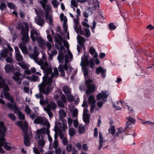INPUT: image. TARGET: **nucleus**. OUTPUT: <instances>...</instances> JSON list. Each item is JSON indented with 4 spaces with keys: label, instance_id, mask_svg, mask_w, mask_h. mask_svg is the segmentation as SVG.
I'll return each instance as SVG.
<instances>
[{
    "label": "nucleus",
    "instance_id": "1a4fd4ad",
    "mask_svg": "<svg viewBox=\"0 0 154 154\" xmlns=\"http://www.w3.org/2000/svg\"><path fill=\"white\" fill-rule=\"evenodd\" d=\"M8 48H3L0 51V55L2 57L5 58L6 61L9 63H11L12 62V51H13L12 48L9 45H8Z\"/></svg>",
    "mask_w": 154,
    "mask_h": 154
},
{
    "label": "nucleus",
    "instance_id": "cd10ccee",
    "mask_svg": "<svg viewBox=\"0 0 154 154\" xmlns=\"http://www.w3.org/2000/svg\"><path fill=\"white\" fill-rule=\"evenodd\" d=\"M35 21L37 24L40 26H43L45 22V20L41 17H35Z\"/></svg>",
    "mask_w": 154,
    "mask_h": 154
},
{
    "label": "nucleus",
    "instance_id": "0e129e2a",
    "mask_svg": "<svg viewBox=\"0 0 154 154\" xmlns=\"http://www.w3.org/2000/svg\"><path fill=\"white\" fill-rule=\"evenodd\" d=\"M6 8V5L3 3H1L0 4V9L1 10L5 9Z\"/></svg>",
    "mask_w": 154,
    "mask_h": 154
},
{
    "label": "nucleus",
    "instance_id": "f704fd0d",
    "mask_svg": "<svg viewBox=\"0 0 154 154\" xmlns=\"http://www.w3.org/2000/svg\"><path fill=\"white\" fill-rule=\"evenodd\" d=\"M63 95H64L60 91H57L56 92L54 93V98L56 100H58L59 97H62Z\"/></svg>",
    "mask_w": 154,
    "mask_h": 154
},
{
    "label": "nucleus",
    "instance_id": "864d4df0",
    "mask_svg": "<svg viewBox=\"0 0 154 154\" xmlns=\"http://www.w3.org/2000/svg\"><path fill=\"white\" fill-rule=\"evenodd\" d=\"M96 23L95 20H94L93 21V22L92 23V25L91 26V29L92 31L94 33V29H95L96 26Z\"/></svg>",
    "mask_w": 154,
    "mask_h": 154
},
{
    "label": "nucleus",
    "instance_id": "c85d7f7f",
    "mask_svg": "<svg viewBox=\"0 0 154 154\" xmlns=\"http://www.w3.org/2000/svg\"><path fill=\"white\" fill-rule=\"evenodd\" d=\"M19 47L23 53L25 54L28 53V51L25 43L22 42L19 45Z\"/></svg>",
    "mask_w": 154,
    "mask_h": 154
},
{
    "label": "nucleus",
    "instance_id": "603ef678",
    "mask_svg": "<svg viewBox=\"0 0 154 154\" xmlns=\"http://www.w3.org/2000/svg\"><path fill=\"white\" fill-rule=\"evenodd\" d=\"M7 6L9 8L11 9H14L16 8L14 5L11 2H8L7 3Z\"/></svg>",
    "mask_w": 154,
    "mask_h": 154
},
{
    "label": "nucleus",
    "instance_id": "c9c22d12",
    "mask_svg": "<svg viewBox=\"0 0 154 154\" xmlns=\"http://www.w3.org/2000/svg\"><path fill=\"white\" fill-rule=\"evenodd\" d=\"M63 91L66 95L71 93L70 89L67 86H64L63 87Z\"/></svg>",
    "mask_w": 154,
    "mask_h": 154
},
{
    "label": "nucleus",
    "instance_id": "ea45409f",
    "mask_svg": "<svg viewBox=\"0 0 154 154\" xmlns=\"http://www.w3.org/2000/svg\"><path fill=\"white\" fill-rule=\"evenodd\" d=\"M59 114L60 119L65 117L66 116V113L64 110L62 109L60 110L59 112Z\"/></svg>",
    "mask_w": 154,
    "mask_h": 154
},
{
    "label": "nucleus",
    "instance_id": "09e8293b",
    "mask_svg": "<svg viewBox=\"0 0 154 154\" xmlns=\"http://www.w3.org/2000/svg\"><path fill=\"white\" fill-rule=\"evenodd\" d=\"M67 95V100L69 102H72L74 100V98L70 94H69Z\"/></svg>",
    "mask_w": 154,
    "mask_h": 154
},
{
    "label": "nucleus",
    "instance_id": "e433bc0d",
    "mask_svg": "<svg viewBox=\"0 0 154 154\" xmlns=\"http://www.w3.org/2000/svg\"><path fill=\"white\" fill-rule=\"evenodd\" d=\"M115 126L114 125L112 126L108 129L109 133L111 134L112 135H114L115 134Z\"/></svg>",
    "mask_w": 154,
    "mask_h": 154
},
{
    "label": "nucleus",
    "instance_id": "4c0bfd02",
    "mask_svg": "<svg viewBox=\"0 0 154 154\" xmlns=\"http://www.w3.org/2000/svg\"><path fill=\"white\" fill-rule=\"evenodd\" d=\"M89 52L91 55H93L95 54L94 55V57H96L97 55V52L95 53V50L93 47H91L89 48Z\"/></svg>",
    "mask_w": 154,
    "mask_h": 154
},
{
    "label": "nucleus",
    "instance_id": "0eeeda50",
    "mask_svg": "<svg viewBox=\"0 0 154 154\" xmlns=\"http://www.w3.org/2000/svg\"><path fill=\"white\" fill-rule=\"evenodd\" d=\"M71 60L70 58L67 57V55H66L64 57V60L65 61V63L63 66L62 65H60L58 67L61 76H64L65 75V72L63 70L64 69L67 72L68 75L70 74L71 72L73 70V68L69 65H68L67 64L69 61H70Z\"/></svg>",
    "mask_w": 154,
    "mask_h": 154
},
{
    "label": "nucleus",
    "instance_id": "58836bf2",
    "mask_svg": "<svg viewBox=\"0 0 154 154\" xmlns=\"http://www.w3.org/2000/svg\"><path fill=\"white\" fill-rule=\"evenodd\" d=\"M18 64L22 68L24 69L28 68L29 67V65L27 64L25 62H23L22 63H19Z\"/></svg>",
    "mask_w": 154,
    "mask_h": 154
},
{
    "label": "nucleus",
    "instance_id": "2f4dec72",
    "mask_svg": "<svg viewBox=\"0 0 154 154\" xmlns=\"http://www.w3.org/2000/svg\"><path fill=\"white\" fill-rule=\"evenodd\" d=\"M88 56H89V54H87V67L90 64V67L91 69H93L95 66V64L93 62L94 59L93 58H91L90 60L89 61L88 59Z\"/></svg>",
    "mask_w": 154,
    "mask_h": 154
},
{
    "label": "nucleus",
    "instance_id": "aec40b11",
    "mask_svg": "<svg viewBox=\"0 0 154 154\" xmlns=\"http://www.w3.org/2000/svg\"><path fill=\"white\" fill-rule=\"evenodd\" d=\"M5 139L3 137H0V146L3 145L5 149L7 150H10L11 147L10 144L5 142Z\"/></svg>",
    "mask_w": 154,
    "mask_h": 154
},
{
    "label": "nucleus",
    "instance_id": "8fccbe9b",
    "mask_svg": "<svg viewBox=\"0 0 154 154\" xmlns=\"http://www.w3.org/2000/svg\"><path fill=\"white\" fill-rule=\"evenodd\" d=\"M16 57L17 60L19 61H22L23 60V58L22 55L20 53H17L16 54Z\"/></svg>",
    "mask_w": 154,
    "mask_h": 154
},
{
    "label": "nucleus",
    "instance_id": "bb28decb",
    "mask_svg": "<svg viewBox=\"0 0 154 154\" xmlns=\"http://www.w3.org/2000/svg\"><path fill=\"white\" fill-rule=\"evenodd\" d=\"M6 129L4 125L3 122H0V136L4 137L5 135Z\"/></svg>",
    "mask_w": 154,
    "mask_h": 154
},
{
    "label": "nucleus",
    "instance_id": "49530a36",
    "mask_svg": "<svg viewBox=\"0 0 154 154\" xmlns=\"http://www.w3.org/2000/svg\"><path fill=\"white\" fill-rule=\"evenodd\" d=\"M83 119L85 123L87 122V109L84 108L83 114Z\"/></svg>",
    "mask_w": 154,
    "mask_h": 154
},
{
    "label": "nucleus",
    "instance_id": "a878e982",
    "mask_svg": "<svg viewBox=\"0 0 154 154\" xmlns=\"http://www.w3.org/2000/svg\"><path fill=\"white\" fill-rule=\"evenodd\" d=\"M66 97L64 95H63L61 98V100H59L57 102L58 105L61 107H63L65 104L66 103Z\"/></svg>",
    "mask_w": 154,
    "mask_h": 154
},
{
    "label": "nucleus",
    "instance_id": "4d7b16f0",
    "mask_svg": "<svg viewBox=\"0 0 154 154\" xmlns=\"http://www.w3.org/2000/svg\"><path fill=\"white\" fill-rule=\"evenodd\" d=\"M66 149V151L68 152H71L73 149L72 146L70 144L67 145Z\"/></svg>",
    "mask_w": 154,
    "mask_h": 154
},
{
    "label": "nucleus",
    "instance_id": "13d9d810",
    "mask_svg": "<svg viewBox=\"0 0 154 154\" xmlns=\"http://www.w3.org/2000/svg\"><path fill=\"white\" fill-rule=\"evenodd\" d=\"M77 39L80 43H81L84 42L85 40L83 38L79 35H78L77 37Z\"/></svg>",
    "mask_w": 154,
    "mask_h": 154
},
{
    "label": "nucleus",
    "instance_id": "f257e3e1",
    "mask_svg": "<svg viewBox=\"0 0 154 154\" xmlns=\"http://www.w3.org/2000/svg\"><path fill=\"white\" fill-rule=\"evenodd\" d=\"M33 52V53L29 54V57L41 66V69L43 70L45 74L43 77L42 82L38 85L39 90L41 93L48 95L55 86L52 78L58 74V69L57 68H54L53 72H52L51 68L48 66V63L44 62L42 59H38V56L39 52V49L37 47H34Z\"/></svg>",
    "mask_w": 154,
    "mask_h": 154
},
{
    "label": "nucleus",
    "instance_id": "9d476101",
    "mask_svg": "<svg viewBox=\"0 0 154 154\" xmlns=\"http://www.w3.org/2000/svg\"><path fill=\"white\" fill-rule=\"evenodd\" d=\"M19 28L21 29V32L23 35L22 40L24 42H28L29 38L28 35L29 27L27 23L24 24L25 27L24 28L20 24L19 25Z\"/></svg>",
    "mask_w": 154,
    "mask_h": 154
},
{
    "label": "nucleus",
    "instance_id": "393cba45",
    "mask_svg": "<svg viewBox=\"0 0 154 154\" xmlns=\"http://www.w3.org/2000/svg\"><path fill=\"white\" fill-rule=\"evenodd\" d=\"M99 145L98 149L100 150L103 145V143H105L106 140H104L103 135L101 132H99Z\"/></svg>",
    "mask_w": 154,
    "mask_h": 154
},
{
    "label": "nucleus",
    "instance_id": "6ab92c4d",
    "mask_svg": "<svg viewBox=\"0 0 154 154\" xmlns=\"http://www.w3.org/2000/svg\"><path fill=\"white\" fill-rule=\"evenodd\" d=\"M30 28L32 29L30 31V37L32 42H34L36 40V39L39 36V33L35 29Z\"/></svg>",
    "mask_w": 154,
    "mask_h": 154
},
{
    "label": "nucleus",
    "instance_id": "f8f14e48",
    "mask_svg": "<svg viewBox=\"0 0 154 154\" xmlns=\"http://www.w3.org/2000/svg\"><path fill=\"white\" fill-rule=\"evenodd\" d=\"M6 105L10 109H14L15 113L18 114V117L19 119L22 120L24 119V115L19 110L15 104L14 103L11 104L9 103H7Z\"/></svg>",
    "mask_w": 154,
    "mask_h": 154
},
{
    "label": "nucleus",
    "instance_id": "7c9ffc66",
    "mask_svg": "<svg viewBox=\"0 0 154 154\" xmlns=\"http://www.w3.org/2000/svg\"><path fill=\"white\" fill-rule=\"evenodd\" d=\"M34 9L36 15L38 17H44V12L42 9H37L36 8H34Z\"/></svg>",
    "mask_w": 154,
    "mask_h": 154
},
{
    "label": "nucleus",
    "instance_id": "a211bd4d",
    "mask_svg": "<svg viewBox=\"0 0 154 154\" xmlns=\"http://www.w3.org/2000/svg\"><path fill=\"white\" fill-rule=\"evenodd\" d=\"M60 18L61 21L63 22V27L65 33H66L67 34L68 39H69V32H67V27L65 25L67 21V19L66 16H64L63 13H61L60 15Z\"/></svg>",
    "mask_w": 154,
    "mask_h": 154
},
{
    "label": "nucleus",
    "instance_id": "a19ab883",
    "mask_svg": "<svg viewBox=\"0 0 154 154\" xmlns=\"http://www.w3.org/2000/svg\"><path fill=\"white\" fill-rule=\"evenodd\" d=\"M145 54L147 57V61L149 60H150V58H153L154 57V53H148L147 54H146L145 53V52L144 53Z\"/></svg>",
    "mask_w": 154,
    "mask_h": 154
},
{
    "label": "nucleus",
    "instance_id": "bf43d9fd",
    "mask_svg": "<svg viewBox=\"0 0 154 154\" xmlns=\"http://www.w3.org/2000/svg\"><path fill=\"white\" fill-rule=\"evenodd\" d=\"M55 149L56 154H60L62 151L61 149L59 147L56 148Z\"/></svg>",
    "mask_w": 154,
    "mask_h": 154
},
{
    "label": "nucleus",
    "instance_id": "680f3d73",
    "mask_svg": "<svg viewBox=\"0 0 154 154\" xmlns=\"http://www.w3.org/2000/svg\"><path fill=\"white\" fill-rule=\"evenodd\" d=\"M25 111L27 114H29L31 112V110L28 106H26L25 108Z\"/></svg>",
    "mask_w": 154,
    "mask_h": 154
},
{
    "label": "nucleus",
    "instance_id": "f03ea898",
    "mask_svg": "<svg viewBox=\"0 0 154 154\" xmlns=\"http://www.w3.org/2000/svg\"><path fill=\"white\" fill-rule=\"evenodd\" d=\"M55 40L57 43L55 44L56 48L58 49L60 52L57 57V59L60 63H62L64 61V57L63 54L62 53L63 51H64V47L62 45V43L63 42L64 45L67 48V57L70 58V59L72 60L73 58L72 54L69 49V45L68 42L67 41H63L61 37L58 35L57 37L55 38Z\"/></svg>",
    "mask_w": 154,
    "mask_h": 154
},
{
    "label": "nucleus",
    "instance_id": "4be33fe9",
    "mask_svg": "<svg viewBox=\"0 0 154 154\" xmlns=\"http://www.w3.org/2000/svg\"><path fill=\"white\" fill-rule=\"evenodd\" d=\"M96 97L97 100H100L102 99L103 101L105 102L108 97V95L106 94L105 92L102 91L97 94Z\"/></svg>",
    "mask_w": 154,
    "mask_h": 154
},
{
    "label": "nucleus",
    "instance_id": "5701e85b",
    "mask_svg": "<svg viewBox=\"0 0 154 154\" xmlns=\"http://www.w3.org/2000/svg\"><path fill=\"white\" fill-rule=\"evenodd\" d=\"M95 97L93 95L90 96L87 99V102H88L89 104L91 105L93 108L95 107V103L96 101L95 100Z\"/></svg>",
    "mask_w": 154,
    "mask_h": 154
},
{
    "label": "nucleus",
    "instance_id": "423d86ee",
    "mask_svg": "<svg viewBox=\"0 0 154 154\" xmlns=\"http://www.w3.org/2000/svg\"><path fill=\"white\" fill-rule=\"evenodd\" d=\"M17 124L22 129L23 132L25 134L24 140L25 145L27 146H29L30 142L29 137V136L31 135V133L30 131H27L28 126L26 122V121L24 122L22 121H18L17 122Z\"/></svg>",
    "mask_w": 154,
    "mask_h": 154
},
{
    "label": "nucleus",
    "instance_id": "de8ad7c7",
    "mask_svg": "<svg viewBox=\"0 0 154 154\" xmlns=\"http://www.w3.org/2000/svg\"><path fill=\"white\" fill-rule=\"evenodd\" d=\"M57 52L56 50H54L51 51L50 54H49V60H51L52 59L53 56L54 55L57 54Z\"/></svg>",
    "mask_w": 154,
    "mask_h": 154
},
{
    "label": "nucleus",
    "instance_id": "5fc2aeb1",
    "mask_svg": "<svg viewBox=\"0 0 154 154\" xmlns=\"http://www.w3.org/2000/svg\"><path fill=\"white\" fill-rule=\"evenodd\" d=\"M109 29L110 30H114L116 28V26L113 23H109Z\"/></svg>",
    "mask_w": 154,
    "mask_h": 154
},
{
    "label": "nucleus",
    "instance_id": "338daca9",
    "mask_svg": "<svg viewBox=\"0 0 154 154\" xmlns=\"http://www.w3.org/2000/svg\"><path fill=\"white\" fill-rule=\"evenodd\" d=\"M58 145V140H54L53 143V146L54 149H56V148L57 147Z\"/></svg>",
    "mask_w": 154,
    "mask_h": 154
},
{
    "label": "nucleus",
    "instance_id": "20e7f679",
    "mask_svg": "<svg viewBox=\"0 0 154 154\" xmlns=\"http://www.w3.org/2000/svg\"><path fill=\"white\" fill-rule=\"evenodd\" d=\"M87 3L89 6L87 8V18L88 16L92 14L96 10H97L102 19H104L102 11L100 8V2L98 0H87Z\"/></svg>",
    "mask_w": 154,
    "mask_h": 154
},
{
    "label": "nucleus",
    "instance_id": "37998d69",
    "mask_svg": "<svg viewBox=\"0 0 154 154\" xmlns=\"http://www.w3.org/2000/svg\"><path fill=\"white\" fill-rule=\"evenodd\" d=\"M48 128H45V132H46V134L48 135V139L50 142V143H51L52 142V139L49 134L50 131Z\"/></svg>",
    "mask_w": 154,
    "mask_h": 154
},
{
    "label": "nucleus",
    "instance_id": "b1692460",
    "mask_svg": "<svg viewBox=\"0 0 154 154\" xmlns=\"http://www.w3.org/2000/svg\"><path fill=\"white\" fill-rule=\"evenodd\" d=\"M43 9L45 11V16L51 14L52 13L51 8L49 5H43L42 6Z\"/></svg>",
    "mask_w": 154,
    "mask_h": 154
},
{
    "label": "nucleus",
    "instance_id": "4468645a",
    "mask_svg": "<svg viewBox=\"0 0 154 154\" xmlns=\"http://www.w3.org/2000/svg\"><path fill=\"white\" fill-rule=\"evenodd\" d=\"M127 119H128V121L126 122V127L123 131L122 130H121V128H118V131L117 132L115 135V137L116 136H119L120 134H121L123 131H124L125 130L126 128H128L129 126L131 125V124H134L135 123V120L132 117H127Z\"/></svg>",
    "mask_w": 154,
    "mask_h": 154
},
{
    "label": "nucleus",
    "instance_id": "69168bd1",
    "mask_svg": "<svg viewBox=\"0 0 154 154\" xmlns=\"http://www.w3.org/2000/svg\"><path fill=\"white\" fill-rule=\"evenodd\" d=\"M71 6H74L75 7H77V4L75 1L74 0H72L71 2Z\"/></svg>",
    "mask_w": 154,
    "mask_h": 154
},
{
    "label": "nucleus",
    "instance_id": "052dcab7",
    "mask_svg": "<svg viewBox=\"0 0 154 154\" xmlns=\"http://www.w3.org/2000/svg\"><path fill=\"white\" fill-rule=\"evenodd\" d=\"M94 136L96 138L98 137V130L97 128H95L94 129Z\"/></svg>",
    "mask_w": 154,
    "mask_h": 154
},
{
    "label": "nucleus",
    "instance_id": "e2e57ef3",
    "mask_svg": "<svg viewBox=\"0 0 154 154\" xmlns=\"http://www.w3.org/2000/svg\"><path fill=\"white\" fill-rule=\"evenodd\" d=\"M8 117L12 120H14L16 119L14 115L12 113H10L8 115Z\"/></svg>",
    "mask_w": 154,
    "mask_h": 154
},
{
    "label": "nucleus",
    "instance_id": "7ed1b4c3",
    "mask_svg": "<svg viewBox=\"0 0 154 154\" xmlns=\"http://www.w3.org/2000/svg\"><path fill=\"white\" fill-rule=\"evenodd\" d=\"M36 97L37 98H40V103L42 105H45L47 104V105L46 107L44 108V110L48 114L50 118H51L53 116V114L51 112V109L53 110L56 107V104L54 102H51L50 104H48V99L45 100H43L44 97L42 94L39 93L36 94L35 95Z\"/></svg>",
    "mask_w": 154,
    "mask_h": 154
},
{
    "label": "nucleus",
    "instance_id": "ddd939ff",
    "mask_svg": "<svg viewBox=\"0 0 154 154\" xmlns=\"http://www.w3.org/2000/svg\"><path fill=\"white\" fill-rule=\"evenodd\" d=\"M66 128L67 126L66 124L62 120L61 122L57 121L55 123L54 131L56 133L58 132L61 133L62 130H64Z\"/></svg>",
    "mask_w": 154,
    "mask_h": 154
},
{
    "label": "nucleus",
    "instance_id": "a18cd8bd",
    "mask_svg": "<svg viewBox=\"0 0 154 154\" xmlns=\"http://www.w3.org/2000/svg\"><path fill=\"white\" fill-rule=\"evenodd\" d=\"M79 131L80 133H84L85 131V129L84 126L82 125H79Z\"/></svg>",
    "mask_w": 154,
    "mask_h": 154
},
{
    "label": "nucleus",
    "instance_id": "c756f323",
    "mask_svg": "<svg viewBox=\"0 0 154 154\" xmlns=\"http://www.w3.org/2000/svg\"><path fill=\"white\" fill-rule=\"evenodd\" d=\"M38 45L42 48H43L45 45V42L44 40L40 36L38 37L36 39Z\"/></svg>",
    "mask_w": 154,
    "mask_h": 154
},
{
    "label": "nucleus",
    "instance_id": "473e14b6",
    "mask_svg": "<svg viewBox=\"0 0 154 154\" xmlns=\"http://www.w3.org/2000/svg\"><path fill=\"white\" fill-rule=\"evenodd\" d=\"M6 72L7 73L14 71V68L13 66L9 64L5 66Z\"/></svg>",
    "mask_w": 154,
    "mask_h": 154
},
{
    "label": "nucleus",
    "instance_id": "774afa93",
    "mask_svg": "<svg viewBox=\"0 0 154 154\" xmlns=\"http://www.w3.org/2000/svg\"><path fill=\"white\" fill-rule=\"evenodd\" d=\"M78 110L77 109H75L73 110L72 115L73 117H76L78 114Z\"/></svg>",
    "mask_w": 154,
    "mask_h": 154
},
{
    "label": "nucleus",
    "instance_id": "2eb2a0df",
    "mask_svg": "<svg viewBox=\"0 0 154 154\" xmlns=\"http://www.w3.org/2000/svg\"><path fill=\"white\" fill-rule=\"evenodd\" d=\"M34 123L35 124H42L46 126L48 128H49L50 125L46 119L43 117L38 116L34 120Z\"/></svg>",
    "mask_w": 154,
    "mask_h": 154
},
{
    "label": "nucleus",
    "instance_id": "dca6fc26",
    "mask_svg": "<svg viewBox=\"0 0 154 154\" xmlns=\"http://www.w3.org/2000/svg\"><path fill=\"white\" fill-rule=\"evenodd\" d=\"M81 65L82 67V69L85 79V83H87L86 76H87V57L85 55L84 57H82Z\"/></svg>",
    "mask_w": 154,
    "mask_h": 154
},
{
    "label": "nucleus",
    "instance_id": "6e6552de",
    "mask_svg": "<svg viewBox=\"0 0 154 154\" xmlns=\"http://www.w3.org/2000/svg\"><path fill=\"white\" fill-rule=\"evenodd\" d=\"M45 133V128H43L41 129H38L36 131L35 138L38 144V148L44 146L46 140H45L43 135Z\"/></svg>",
    "mask_w": 154,
    "mask_h": 154
},
{
    "label": "nucleus",
    "instance_id": "72a5a7b5",
    "mask_svg": "<svg viewBox=\"0 0 154 154\" xmlns=\"http://www.w3.org/2000/svg\"><path fill=\"white\" fill-rule=\"evenodd\" d=\"M46 19L48 20V23L50 25H53V18L51 14L45 16Z\"/></svg>",
    "mask_w": 154,
    "mask_h": 154
},
{
    "label": "nucleus",
    "instance_id": "c03bdc74",
    "mask_svg": "<svg viewBox=\"0 0 154 154\" xmlns=\"http://www.w3.org/2000/svg\"><path fill=\"white\" fill-rule=\"evenodd\" d=\"M60 137L61 139H62V141L63 144L65 145H66L68 143V140L67 138L65 137H64L62 134L60 135Z\"/></svg>",
    "mask_w": 154,
    "mask_h": 154
},
{
    "label": "nucleus",
    "instance_id": "3c124183",
    "mask_svg": "<svg viewBox=\"0 0 154 154\" xmlns=\"http://www.w3.org/2000/svg\"><path fill=\"white\" fill-rule=\"evenodd\" d=\"M29 79L34 82L38 81L39 80V78L38 76L33 75L31 77H30Z\"/></svg>",
    "mask_w": 154,
    "mask_h": 154
},
{
    "label": "nucleus",
    "instance_id": "412c9836",
    "mask_svg": "<svg viewBox=\"0 0 154 154\" xmlns=\"http://www.w3.org/2000/svg\"><path fill=\"white\" fill-rule=\"evenodd\" d=\"M106 72V69H103L102 67L99 66L96 69V72L97 75H99L101 73V75L103 78L104 79L106 76L105 73Z\"/></svg>",
    "mask_w": 154,
    "mask_h": 154
},
{
    "label": "nucleus",
    "instance_id": "9b49d317",
    "mask_svg": "<svg viewBox=\"0 0 154 154\" xmlns=\"http://www.w3.org/2000/svg\"><path fill=\"white\" fill-rule=\"evenodd\" d=\"M88 75V72L87 71V76ZM94 80L90 79L87 76V96L89 94L93 93L96 89L95 85L94 83Z\"/></svg>",
    "mask_w": 154,
    "mask_h": 154
},
{
    "label": "nucleus",
    "instance_id": "39448f33",
    "mask_svg": "<svg viewBox=\"0 0 154 154\" xmlns=\"http://www.w3.org/2000/svg\"><path fill=\"white\" fill-rule=\"evenodd\" d=\"M3 87L4 89L3 92H2L0 94V97L3 98L4 96L8 100L12 102H13V98L11 97L8 92L9 90L8 85L6 84L2 76L0 75V88Z\"/></svg>",
    "mask_w": 154,
    "mask_h": 154
},
{
    "label": "nucleus",
    "instance_id": "6e6d98bb",
    "mask_svg": "<svg viewBox=\"0 0 154 154\" xmlns=\"http://www.w3.org/2000/svg\"><path fill=\"white\" fill-rule=\"evenodd\" d=\"M52 4L54 6V8H57L58 6L59 3L57 0H52Z\"/></svg>",
    "mask_w": 154,
    "mask_h": 154
},
{
    "label": "nucleus",
    "instance_id": "f3484780",
    "mask_svg": "<svg viewBox=\"0 0 154 154\" xmlns=\"http://www.w3.org/2000/svg\"><path fill=\"white\" fill-rule=\"evenodd\" d=\"M25 76V75L22 74L18 72L15 73L12 78L14 80L16 81L18 84H20L21 83L22 79Z\"/></svg>",
    "mask_w": 154,
    "mask_h": 154
},
{
    "label": "nucleus",
    "instance_id": "79ce46f5",
    "mask_svg": "<svg viewBox=\"0 0 154 154\" xmlns=\"http://www.w3.org/2000/svg\"><path fill=\"white\" fill-rule=\"evenodd\" d=\"M75 130L73 128H70L69 131V134L70 137L73 136L75 134Z\"/></svg>",
    "mask_w": 154,
    "mask_h": 154
}]
</instances>
